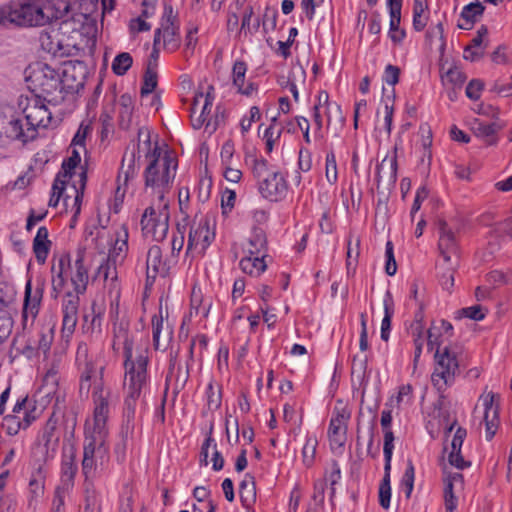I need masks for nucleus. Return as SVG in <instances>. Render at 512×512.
<instances>
[{
	"mask_svg": "<svg viewBox=\"0 0 512 512\" xmlns=\"http://www.w3.org/2000/svg\"><path fill=\"white\" fill-rule=\"evenodd\" d=\"M109 393L101 391L95 396V409L84 424L83 458L81 471L84 481H93L110 462L108 445L110 419Z\"/></svg>",
	"mask_w": 512,
	"mask_h": 512,
	"instance_id": "obj_1",
	"label": "nucleus"
},
{
	"mask_svg": "<svg viewBox=\"0 0 512 512\" xmlns=\"http://www.w3.org/2000/svg\"><path fill=\"white\" fill-rule=\"evenodd\" d=\"M65 0H22L0 7V25L38 27L67 16L73 7Z\"/></svg>",
	"mask_w": 512,
	"mask_h": 512,
	"instance_id": "obj_2",
	"label": "nucleus"
},
{
	"mask_svg": "<svg viewBox=\"0 0 512 512\" xmlns=\"http://www.w3.org/2000/svg\"><path fill=\"white\" fill-rule=\"evenodd\" d=\"M58 28L45 31L40 36L41 46L53 55H69L79 46L88 15L75 9H68L67 16H61Z\"/></svg>",
	"mask_w": 512,
	"mask_h": 512,
	"instance_id": "obj_3",
	"label": "nucleus"
},
{
	"mask_svg": "<svg viewBox=\"0 0 512 512\" xmlns=\"http://www.w3.org/2000/svg\"><path fill=\"white\" fill-rule=\"evenodd\" d=\"M146 136L147 139L144 140V145L150 147L151 140L148 132ZM149 150L146 155L149 163L144 171L145 189L150 191L157 201H168L166 195L173 185L177 162L168 151L163 152L157 144Z\"/></svg>",
	"mask_w": 512,
	"mask_h": 512,
	"instance_id": "obj_4",
	"label": "nucleus"
},
{
	"mask_svg": "<svg viewBox=\"0 0 512 512\" xmlns=\"http://www.w3.org/2000/svg\"><path fill=\"white\" fill-rule=\"evenodd\" d=\"M112 347L115 351L120 348L124 350L125 377L123 384H148L147 351H140L134 356L133 341L127 322L121 320L114 324Z\"/></svg>",
	"mask_w": 512,
	"mask_h": 512,
	"instance_id": "obj_5",
	"label": "nucleus"
},
{
	"mask_svg": "<svg viewBox=\"0 0 512 512\" xmlns=\"http://www.w3.org/2000/svg\"><path fill=\"white\" fill-rule=\"evenodd\" d=\"M76 362L80 371V393L88 394L90 389L93 387L92 399H93V410L95 409V396L101 392L106 391L109 393L110 398V413L112 408L116 404L117 398L113 395L109 388L103 385V370L102 365L97 364L91 359H88V349L85 344L78 346L76 353Z\"/></svg>",
	"mask_w": 512,
	"mask_h": 512,
	"instance_id": "obj_6",
	"label": "nucleus"
},
{
	"mask_svg": "<svg viewBox=\"0 0 512 512\" xmlns=\"http://www.w3.org/2000/svg\"><path fill=\"white\" fill-rule=\"evenodd\" d=\"M51 272L53 291L61 292L69 277L74 292L77 294L85 292L89 275L82 256H78L73 264L70 263L68 256H61L57 261L53 260Z\"/></svg>",
	"mask_w": 512,
	"mask_h": 512,
	"instance_id": "obj_7",
	"label": "nucleus"
},
{
	"mask_svg": "<svg viewBox=\"0 0 512 512\" xmlns=\"http://www.w3.org/2000/svg\"><path fill=\"white\" fill-rule=\"evenodd\" d=\"M26 81L34 91L40 92L45 98H49V102L57 103L63 100V96L59 95L60 73L48 64L36 62L30 65L27 70Z\"/></svg>",
	"mask_w": 512,
	"mask_h": 512,
	"instance_id": "obj_8",
	"label": "nucleus"
},
{
	"mask_svg": "<svg viewBox=\"0 0 512 512\" xmlns=\"http://www.w3.org/2000/svg\"><path fill=\"white\" fill-rule=\"evenodd\" d=\"M253 175L258 180L260 194L269 201H280L287 193V183L284 176L264 160H255Z\"/></svg>",
	"mask_w": 512,
	"mask_h": 512,
	"instance_id": "obj_9",
	"label": "nucleus"
},
{
	"mask_svg": "<svg viewBox=\"0 0 512 512\" xmlns=\"http://www.w3.org/2000/svg\"><path fill=\"white\" fill-rule=\"evenodd\" d=\"M169 201H154L141 217L142 234L152 241H163L169 231Z\"/></svg>",
	"mask_w": 512,
	"mask_h": 512,
	"instance_id": "obj_10",
	"label": "nucleus"
},
{
	"mask_svg": "<svg viewBox=\"0 0 512 512\" xmlns=\"http://www.w3.org/2000/svg\"><path fill=\"white\" fill-rule=\"evenodd\" d=\"M434 358L435 367L431 375V381L437 391L442 393L455 382L459 369L457 352L450 346H445L435 351Z\"/></svg>",
	"mask_w": 512,
	"mask_h": 512,
	"instance_id": "obj_11",
	"label": "nucleus"
},
{
	"mask_svg": "<svg viewBox=\"0 0 512 512\" xmlns=\"http://www.w3.org/2000/svg\"><path fill=\"white\" fill-rule=\"evenodd\" d=\"M148 384H123L125 422L121 427V442L116 445V452H125L127 440L134 432V418L138 401L145 393Z\"/></svg>",
	"mask_w": 512,
	"mask_h": 512,
	"instance_id": "obj_12",
	"label": "nucleus"
},
{
	"mask_svg": "<svg viewBox=\"0 0 512 512\" xmlns=\"http://www.w3.org/2000/svg\"><path fill=\"white\" fill-rule=\"evenodd\" d=\"M214 239L215 227L208 218L194 220L189 230L186 254L204 255Z\"/></svg>",
	"mask_w": 512,
	"mask_h": 512,
	"instance_id": "obj_13",
	"label": "nucleus"
},
{
	"mask_svg": "<svg viewBox=\"0 0 512 512\" xmlns=\"http://www.w3.org/2000/svg\"><path fill=\"white\" fill-rule=\"evenodd\" d=\"M350 417L351 414L345 407H335L332 412L327 436L330 449L333 453L341 454L343 452L347 441V429Z\"/></svg>",
	"mask_w": 512,
	"mask_h": 512,
	"instance_id": "obj_14",
	"label": "nucleus"
},
{
	"mask_svg": "<svg viewBox=\"0 0 512 512\" xmlns=\"http://www.w3.org/2000/svg\"><path fill=\"white\" fill-rule=\"evenodd\" d=\"M153 43L168 52H174L180 46L179 26L175 23L170 6L164 9L160 27L155 30Z\"/></svg>",
	"mask_w": 512,
	"mask_h": 512,
	"instance_id": "obj_15",
	"label": "nucleus"
},
{
	"mask_svg": "<svg viewBox=\"0 0 512 512\" xmlns=\"http://www.w3.org/2000/svg\"><path fill=\"white\" fill-rule=\"evenodd\" d=\"M438 248L445 263L450 265L448 278L442 283L449 289L454 283L453 267L458 264V245L454 232L446 224L440 227Z\"/></svg>",
	"mask_w": 512,
	"mask_h": 512,
	"instance_id": "obj_16",
	"label": "nucleus"
},
{
	"mask_svg": "<svg viewBox=\"0 0 512 512\" xmlns=\"http://www.w3.org/2000/svg\"><path fill=\"white\" fill-rule=\"evenodd\" d=\"M214 98V89L211 86L207 87L206 92L195 94L190 108L191 124L194 129L211 126V110Z\"/></svg>",
	"mask_w": 512,
	"mask_h": 512,
	"instance_id": "obj_17",
	"label": "nucleus"
},
{
	"mask_svg": "<svg viewBox=\"0 0 512 512\" xmlns=\"http://www.w3.org/2000/svg\"><path fill=\"white\" fill-rule=\"evenodd\" d=\"M60 73L59 95L78 93L84 87V65L81 62H65Z\"/></svg>",
	"mask_w": 512,
	"mask_h": 512,
	"instance_id": "obj_18",
	"label": "nucleus"
},
{
	"mask_svg": "<svg viewBox=\"0 0 512 512\" xmlns=\"http://www.w3.org/2000/svg\"><path fill=\"white\" fill-rule=\"evenodd\" d=\"M498 395L488 392L480 396L483 406L481 424H485V438L490 441L495 436L499 427V409L496 400Z\"/></svg>",
	"mask_w": 512,
	"mask_h": 512,
	"instance_id": "obj_19",
	"label": "nucleus"
},
{
	"mask_svg": "<svg viewBox=\"0 0 512 512\" xmlns=\"http://www.w3.org/2000/svg\"><path fill=\"white\" fill-rule=\"evenodd\" d=\"M43 293L44 282L42 280H37L35 286H33L31 278L26 281L22 312L25 325L28 320L33 322L36 318L43 298Z\"/></svg>",
	"mask_w": 512,
	"mask_h": 512,
	"instance_id": "obj_20",
	"label": "nucleus"
},
{
	"mask_svg": "<svg viewBox=\"0 0 512 512\" xmlns=\"http://www.w3.org/2000/svg\"><path fill=\"white\" fill-rule=\"evenodd\" d=\"M325 110L327 126H330L332 120L343 121L341 106L336 102L329 101V95L326 91H320L317 95V102L313 107V120L317 130L323 127L321 110Z\"/></svg>",
	"mask_w": 512,
	"mask_h": 512,
	"instance_id": "obj_21",
	"label": "nucleus"
},
{
	"mask_svg": "<svg viewBox=\"0 0 512 512\" xmlns=\"http://www.w3.org/2000/svg\"><path fill=\"white\" fill-rule=\"evenodd\" d=\"M23 113L26 126L33 128L36 134L38 128H46L52 120V113L47 109L40 98L30 100L24 108Z\"/></svg>",
	"mask_w": 512,
	"mask_h": 512,
	"instance_id": "obj_22",
	"label": "nucleus"
},
{
	"mask_svg": "<svg viewBox=\"0 0 512 512\" xmlns=\"http://www.w3.org/2000/svg\"><path fill=\"white\" fill-rule=\"evenodd\" d=\"M79 294L67 292L62 302V331L65 336H70L76 327L78 320Z\"/></svg>",
	"mask_w": 512,
	"mask_h": 512,
	"instance_id": "obj_23",
	"label": "nucleus"
},
{
	"mask_svg": "<svg viewBox=\"0 0 512 512\" xmlns=\"http://www.w3.org/2000/svg\"><path fill=\"white\" fill-rule=\"evenodd\" d=\"M169 269V265L163 260L161 248L157 245L151 246L146 256L147 280L154 281L158 275L166 276Z\"/></svg>",
	"mask_w": 512,
	"mask_h": 512,
	"instance_id": "obj_24",
	"label": "nucleus"
},
{
	"mask_svg": "<svg viewBox=\"0 0 512 512\" xmlns=\"http://www.w3.org/2000/svg\"><path fill=\"white\" fill-rule=\"evenodd\" d=\"M488 35V29L482 25L477 30L476 36L473 37L470 44H468L463 51V58L470 62H475L481 59L485 53L487 47L486 39Z\"/></svg>",
	"mask_w": 512,
	"mask_h": 512,
	"instance_id": "obj_25",
	"label": "nucleus"
},
{
	"mask_svg": "<svg viewBox=\"0 0 512 512\" xmlns=\"http://www.w3.org/2000/svg\"><path fill=\"white\" fill-rule=\"evenodd\" d=\"M5 135L13 140H19L22 143H27L36 137L33 128L26 126L25 119L12 118L4 126Z\"/></svg>",
	"mask_w": 512,
	"mask_h": 512,
	"instance_id": "obj_26",
	"label": "nucleus"
},
{
	"mask_svg": "<svg viewBox=\"0 0 512 512\" xmlns=\"http://www.w3.org/2000/svg\"><path fill=\"white\" fill-rule=\"evenodd\" d=\"M116 265L117 264H114V262L110 261L108 258L103 260L97 268L95 277L96 279H102L109 293L115 294L116 297H118L120 289L117 282Z\"/></svg>",
	"mask_w": 512,
	"mask_h": 512,
	"instance_id": "obj_27",
	"label": "nucleus"
},
{
	"mask_svg": "<svg viewBox=\"0 0 512 512\" xmlns=\"http://www.w3.org/2000/svg\"><path fill=\"white\" fill-rule=\"evenodd\" d=\"M246 72V63L241 60L235 61L232 68V83L238 93L251 96L257 90V87L253 83H245Z\"/></svg>",
	"mask_w": 512,
	"mask_h": 512,
	"instance_id": "obj_28",
	"label": "nucleus"
},
{
	"mask_svg": "<svg viewBox=\"0 0 512 512\" xmlns=\"http://www.w3.org/2000/svg\"><path fill=\"white\" fill-rule=\"evenodd\" d=\"M77 471L78 466L74 452L64 454L61 462L60 483L58 486L73 490Z\"/></svg>",
	"mask_w": 512,
	"mask_h": 512,
	"instance_id": "obj_29",
	"label": "nucleus"
},
{
	"mask_svg": "<svg viewBox=\"0 0 512 512\" xmlns=\"http://www.w3.org/2000/svg\"><path fill=\"white\" fill-rule=\"evenodd\" d=\"M128 237V230L124 226L115 232V241L108 255V259L114 262V264L124 261L128 252Z\"/></svg>",
	"mask_w": 512,
	"mask_h": 512,
	"instance_id": "obj_30",
	"label": "nucleus"
},
{
	"mask_svg": "<svg viewBox=\"0 0 512 512\" xmlns=\"http://www.w3.org/2000/svg\"><path fill=\"white\" fill-rule=\"evenodd\" d=\"M52 242L49 240V232L45 226L38 228L33 239V253L39 264H44L48 258Z\"/></svg>",
	"mask_w": 512,
	"mask_h": 512,
	"instance_id": "obj_31",
	"label": "nucleus"
},
{
	"mask_svg": "<svg viewBox=\"0 0 512 512\" xmlns=\"http://www.w3.org/2000/svg\"><path fill=\"white\" fill-rule=\"evenodd\" d=\"M152 325V336H153V345L156 350L165 348V345L161 344L160 338L161 334L164 331V340L168 343L172 338V329L169 325L164 329V317L162 307L159 308L158 314H155L151 320Z\"/></svg>",
	"mask_w": 512,
	"mask_h": 512,
	"instance_id": "obj_32",
	"label": "nucleus"
},
{
	"mask_svg": "<svg viewBox=\"0 0 512 512\" xmlns=\"http://www.w3.org/2000/svg\"><path fill=\"white\" fill-rule=\"evenodd\" d=\"M440 73L442 84L452 89L460 88L466 80L464 73L454 64H441Z\"/></svg>",
	"mask_w": 512,
	"mask_h": 512,
	"instance_id": "obj_33",
	"label": "nucleus"
},
{
	"mask_svg": "<svg viewBox=\"0 0 512 512\" xmlns=\"http://www.w3.org/2000/svg\"><path fill=\"white\" fill-rule=\"evenodd\" d=\"M36 419L35 414L24 412V416L12 414L4 418L3 428L13 436L18 434L21 429H26Z\"/></svg>",
	"mask_w": 512,
	"mask_h": 512,
	"instance_id": "obj_34",
	"label": "nucleus"
},
{
	"mask_svg": "<svg viewBox=\"0 0 512 512\" xmlns=\"http://www.w3.org/2000/svg\"><path fill=\"white\" fill-rule=\"evenodd\" d=\"M265 257L266 255H246L240 260L239 267L245 274L260 276L267 268Z\"/></svg>",
	"mask_w": 512,
	"mask_h": 512,
	"instance_id": "obj_35",
	"label": "nucleus"
},
{
	"mask_svg": "<svg viewBox=\"0 0 512 512\" xmlns=\"http://www.w3.org/2000/svg\"><path fill=\"white\" fill-rule=\"evenodd\" d=\"M239 495L242 505L249 510L256 501V483L251 474H245L239 485Z\"/></svg>",
	"mask_w": 512,
	"mask_h": 512,
	"instance_id": "obj_36",
	"label": "nucleus"
},
{
	"mask_svg": "<svg viewBox=\"0 0 512 512\" xmlns=\"http://www.w3.org/2000/svg\"><path fill=\"white\" fill-rule=\"evenodd\" d=\"M267 240L264 231L260 228L253 229L245 246L246 255H266Z\"/></svg>",
	"mask_w": 512,
	"mask_h": 512,
	"instance_id": "obj_37",
	"label": "nucleus"
},
{
	"mask_svg": "<svg viewBox=\"0 0 512 512\" xmlns=\"http://www.w3.org/2000/svg\"><path fill=\"white\" fill-rule=\"evenodd\" d=\"M84 512H101V496L93 481H84Z\"/></svg>",
	"mask_w": 512,
	"mask_h": 512,
	"instance_id": "obj_38",
	"label": "nucleus"
},
{
	"mask_svg": "<svg viewBox=\"0 0 512 512\" xmlns=\"http://www.w3.org/2000/svg\"><path fill=\"white\" fill-rule=\"evenodd\" d=\"M427 0H413V29L417 32L424 30L429 20Z\"/></svg>",
	"mask_w": 512,
	"mask_h": 512,
	"instance_id": "obj_39",
	"label": "nucleus"
},
{
	"mask_svg": "<svg viewBox=\"0 0 512 512\" xmlns=\"http://www.w3.org/2000/svg\"><path fill=\"white\" fill-rule=\"evenodd\" d=\"M462 481L460 473H453L444 479V504L447 512H454L457 507V498L453 492V486L456 482Z\"/></svg>",
	"mask_w": 512,
	"mask_h": 512,
	"instance_id": "obj_40",
	"label": "nucleus"
},
{
	"mask_svg": "<svg viewBox=\"0 0 512 512\" xmlns=\"http://www.w3.org/2000/svg\"><path fill=\"white\" fill-rule=\"evenodd\" d=\"M484 11V6L481 2L475 1L463 7L460 19L463 22L458 23L460 29H470L472 24L476 21L477 16H480Z\"/></svg>",
	"mask_w": 512,
	"mask_h": 512,
	"instance_id": "obj_41",
	"label": "nucleus"
},
{
	"mask_svg": "<svg viewBox=\"0 0 512 512\" xmlns=\"http://www.w3.org/2000/svg\"><path fill=\"white\" fill-rule=\"evenodd\" d=\"M211 306L212 302L209 298L204 299L200 290L196 291L193 289L191 295V316L195 315L206 318L209 315Z\"/></svg>",
	"mask_w": 512,
	"mask_h": 512,
	"instance_id": "obj_42",
	"label": "nucleus"
},
{
	"mask_svg": "<svg viewBox=\"0 0 512 512\" xmlns=\"http://www.w3.org/2000/svg\"><path fill=\"white\" fill-rule=\"evenodd\" d=\"M387 175L389 181H395L397 176V157L393 153L391 156H386L376 168V177L381 181Z\"/></svg>",
	"mask_w": 512,
	"mask_h": 512,
	"instance_id": "obj_43",
	"label": "nucleus"
},
{
	"mask_svg": "<svg viewBox=\"0 0 512 512\" xmlns=\"http://www.w3.org/2000/svg\"><path fill=\"white\" fill-rule=\"evenodd\" d=\"M260 26L261 19L259 17H254L253 7L251 5L246 6L242 14L239 34L244 32L245 34L253 35L258 32Z\"/></svg>",
	"mask_w": 512,
	"mask_h": 512,
	"instance_id": "obj_44",
	"label": "nucleus"
},
{
	"mask_svg": "<svg viewBox=\"0 0 512 512\" xmlns=\"http://www.w3.org/2000/svg\"><path fill=\"white\" fill-rule=\"evenodd\" d=\"M504 127V124L494 121L492 123H479L475 128L476 135L485 140L488 145L497 143L496 134Z\"/></svg>",
	"mask_w": 512,
	"mask_h": 512,
	"instance_id": "obj_45",
	"label": "nucleus"
},
{
	"mask_svg": "<svg viewBox=\"0 0 512 512\" xmlns=\"http://www.w3.org/2000/svg\"><path fill=\"white\" fill-rule=\"evenodd\" d=\"M384 317L381 322V339L383 341H388L390 330H391V319L394 314V308H393V299L389 292L386 293L384 300Z\"/></svg>",
	"mask_w": 512,
	"mask_h": 512,
	"instance_id": "obj_46",
	"label": "nucleus"
},
{
	"mask_svg": "<svg viewBox=\"0 0 512 512\" xmlns=\"http://www.w3.org/2000/svg\"><path fill=\"white\" fill-rule=\"evenodd\" d=\"M324 481L330 487V500L333 501L335 497V485L341 480V469L337 461H332L329 467L325 470Z\"/></svg>",
	"mask_w": 512,
	"mask_h": 512,
	"instance_id": "obj_47",
	"label": "nucleus"
},
{
	"mask_svg": "<svg viewBox=\"0 0 512 512\" xmlns=\"http://www.w3.org/2000/svg\"><path fill=\"white\" fill-rule=\"evenodd\" d=\"M318 446V439L314 434L305 436V443L302 448V462L306 467L313 465Z\"/></svg>",
	"mask_w": 512,
	"mask_h": 512,
	"instance_id": "obj_48",
	"label": "nucleus"
},
{
	"mask_svg": "<svg viewBox=\"0 0 512 512\" xmlns=\"http://www.w3.org/2000/svg\"><path fill=\"white\" fill-rule=\"evenodd\" d=\"M78 183L72 185V189L74 191V198L72 200V209L74 210V215L80 213L81 203L83 199L84 189L87 181V174L85 170H82L78 174Z\"/></svg>",
	"mask_w": 512,
	"mask_h": 512,
	"instance_id": "obj_49",
	"label": "nucleus"
},
{
	"mask_svg": "<svg viewBox=\"0 0 512 512\" xmlns=\"http://www.w3.org/2000/svg\"><path fill=\"white\" fill-rule=\"evenodd\" d=\"M415 467L411 460H408L406 469L400 481V489L409 498L414 488Z\"/></svg>",
	"mask_w": 512,
	"mask_h": 512,
	"instance_id": "obj_50",
	"label": "nucleus"
},
{
	"mask_svg": "<svg viewBox=\"0 0 512 512\" xmlns=\"http://www.w3.org/2000/svg\"><path fill=\"white\" fill-rule=\"evenodd\" d=\"M426 42L432 47L434 44L439 45V49L441 51L444 50L445 41H444V29L441 22H438L435 25H431L426 32Z\"/></svg>",
	"mask_w": 512,
	"mask_h": 512,
	"instance_id": "obj_51",
	"label": "nucleus"
},
{
	"mask_svg": "<svg viewBox=\"0 0 512 512\" xmlns=\"http://www.w3.org/2000/svg\"><path fill=\"white\" fill-rule=\"evenodd\" d=\"M80 161V152L76 148H73L71 156L64 160L62 163V172L59 173L61 175V178L63 177V180L66 181L67 179H71L73 177L74 170L78 166Z\"/></svg>",
	"mask_w": 512,
	"mask_h": 512,
	"instance_id": "obj_52",
	"label": "nucleus"
},
{
	"mask_svg": "<svg viewBox=\"0 0 512 512\" xmlns=\"http://www.w3.org/2000/svg\"><path fill=\"white\" fill-rule=\"evenodd\" d=\"M132 63V56L127 52H122L113 59L111 68L116 75L123 76L131 68Z\"/></svg>",
	"mask_w": 512,
	"mask_h": 512,
	"instance_id": "obj_53",
	"label": "nucleus"
},
{
	"mask_svg": "<svg viewBox=\"0 0 512 512\" xmlns=\"http://www.w3.org/2000/svg\"><path fill=\"white\" fill-rule=\"evenodd\" d=\"M389 31L388 36L394 44H401L406 37L404 29L400 28L401 15H389Z\"/></svg>",
	"mask_w": 512,
	"mask_h": 512,
	"instance_id": "obj_54",
	"label": "nucleus"
},
{
	"mask_svg": "<svg viewBox=\"0 0 512 512\" xmlns=\"http://www.w3.org/2000/svg\"><path fill=\"white\" fill-rule=\"evenodd\" d=\"M283 127H277V125L270 124L264 131L263 139L265 141L266 151L271 153L274 145L279 141L283 132Z\"/></svg>",
	"mask_w": 512,
	"mask_h": 512,
	"instance_id": "obj_55",
	"label": "nucleus"
},
{
	"mask_svg": "<svg viewBox=\"0 0 512 512\" xmlns=\"http://www.w3.org/2000/svg\"><path fill=\"white\" fill-rule=\"evenodd\" d=\"M84 324V330L86 333H90L91 336H99L102 332V317L100 313L92 312L91 315H86Z\"/></svg>",
	"mask_w": 512,
	"mask_h": 512,
	"instance_id": "obj_56",
	"label": "nucleus"
},
{
	"mask_svg": "<svg viewBox=\"0 0 512 512\" xmlns=\"http://www.w3.org/2000/svg\"><path fill=\"white\" fill-rule=\"evenodd\" d=\"M136 173L135 167V155L132 153L129 158L124 156L122 160L121 170L118 175V182H120L123 178L124 183L128 181L130 177H134Z\"/></svg>",
	"mask_w": 512,
	"mask_h": 512,
	"instance_id": "obj_57",
	"label": "nucleus"
},
{
	"mask_svg": "<svg viewBox=\"0 0 512 512\" xmlns=\"http://www.w3.org/2000/svg\"><path fill=\"white\" fill-rule=\"evenodd\" d=\"M325 176L330 184H335L338 180L337 162L333 152H329L326 155Z\"/></svg>",
	"mask_w": 512,
	"mask_h": 512,
	"instance_id": "obj_58",
	"label": "nucleus"
},
{
	"mask_svg": "<svg viewBox=\"0 0 512 512\" xmlns=\"http://www.w3.org/2000/svg\"><path fill=\"white\" fill-rule=\"evenodd\" d=\"M29 487L31 492L38 496L43 492L44 489V473L42 471V467L39 466L31 475L29 480Z\"/></svg>",
	"mask_w": 512,
	"mask_h": 512,
	"instance_id": "obj_59",
	"label": "nucleus"
},
{
	"mask_svg": "<svg viewBox=\"0 0 512 512\" xmlns=\"http://www.w3.org/2000/svg\"><path fill=\"white\" fill-rule=\"evenodd\" d=\"M211 189H212L211 178H207V177L201 178L196 187L198 201L201 203L207 202L211 195Z\"/></svg>",
	"mask_w": 512,
	"mask_h": 512,
	"instance_id": "obj_60",
	"label": "nucleus"
},
{
	"mask_svg": "<svg viewBox=\"0 0 512 512\" xmlns=\"http://www.w3.org/2000/svg\"><path fill=\"white\" fill-rule=\"evenodd\" d=\"M66 180L61 179V175L58 174L52 185V194L49 199V206L56 207L59 203L60 197L65 190Z\"/></svg>",
	"mask_w": 512,
	"mask_h": 512,
	"instance_id": "obj_61",
	"label": "nucleus"
},
{
	"mask_svg": "<svg viewBox=\"0 0 512 512\" xmlns=\"http://www.w3.org/2000/svg\"><path fill=\"white\" fill-rule=\"evenodd\" d=\"M157 86V72L146 70L144 74L143 84L141 87V95L146 96L154 91Z\"/></svg>",
	"mask_w": 512,
	"mask_h": 512,
	"instance_id": "obj_62",
	"label": "nucleus"
},
{
	"mask_svg": "<svg viewBox=\"0 0 512 512\" xmlns=\"http://www.w3.org/2000/svg\"><path fill=\"white\" fill-rule=\"evenodd\" d=\"M71 491V489L57 486L54 492L51 511L59 512L60 510H65V498Z\"/></svg>",
	"mask_w": 512,
	"mask_h": 512,
	"instance_id": "obj_63",
	"label": "nucleus"
},
{
	"mask_svg": "<svg viewBox=\"0 0 512 512\" xmlns=\"http://www.w3.org/2000/svg\"><path fill=\"white\" fill-rule=\"evenodd\" d=\"M207 405L210 410H216L221 406L220 390H216L213 383L206 388Z\"/></svg>",
	"mask_w": 512,
	"mask_h": 512,
	"instance_id": "obj_64",
	"label": "nucleus"
}]
</instances>
